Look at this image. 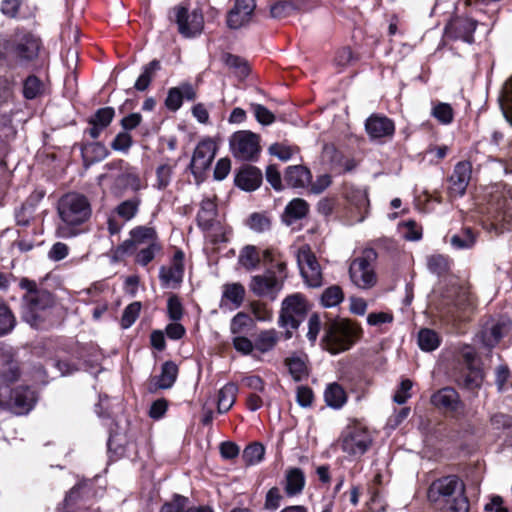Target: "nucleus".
<instances>
[{
	"mask_svg": "<svg viewBox=\"0 0 512 512\" xmlns=\"http://www.w3.org/2000/svg\"><path fill=\"white\" fill-rule=\"evenodd\" d=\"M178 375V367L172 361H166L161 367V374L156 379L159 389H169L173 386Z\"/></svg>",
	"mask_w": 512,
	"mask_h": 512,
	"instance_id": "bb28decb",
	"label": "nucleus"
},
{
	"mask_svg": "<svg viewBox=\"0 0 512 512\" xmlns=\"http://www.w3.org/2000/svg\"><path fill=\"white\" fill-rule=\"evenodd\" d=\"M344 299V294L342 289L333 285L328 287L322 294L321 301L325 307H334L341 303Z\"/></svg>",
	"mask_w": 512,
	"mask_h": 512,
	"instance_id": "79ce46f5",
	"label": "nucleus"
},
{
	"mask_svg": "<svg viewBox=\"0 0 512 512\" xmlns=\"http://www.w3.org/2000/svg\"><path fill=\"white\" fill-rule=\"evenodd\" d=\"M293 4L288 1H279L271 6L270 14L273 18L286 17L292 10Z\"/></svg>",
	"mask_w": 512,
	"mask_h": 512,
	"instance_id": "69168bd1",
	"label": "nucleus"
},
{
	"mask_svg": "<svg viewBox=\"0 0 512 512\" xmlns=\"http://www.w3.org/2000/svg\"><path fill=\"white\" fill-rule=\"evenodd\" d=\"M42 90V83L36 76H29L23 85V94L27 99L36 98Z\"/></svg>",
	"mask_w": 512,
	"mask_h": 512,
	"instance_id": "603ef678",
	"label": "nucleus"
},
{
	"mask_svg": "<svg viewBox=\"0 0 512 512\" xmlns=\"http://www.w3.org/2000/svg\"><path fill=\"white\" fill-rule=\"evenodd\" d=\"M274 268H269L265 273L251 277L249 289L256 296L269 297L272 300L276 298L287 277V266L285 262H278Z\"/></svg>",
	"mask_w": 512,
	"mask_h": 512,
	"instance_id": "39448f33",
	"label": "nucleus"
},
{
	"mask_svg": "<svg viewBox=\"0 0 512 512\" xmlns=\"http://www.w3.org/2000/svg\"><path fill=\"white\" fill-rule=\"evenodd\" d=\"M216 150L215 143L210 139L203 140L196 146L190 163L191 171L196 178L201 177L202 173L210 167Z\"/></svg>",
	"mask_w": 512,
	"mask_h": 512,
	"instance_id": "f8f14e48",
	"label": "nucleus"
},
{
	"mask_svg": "<svg viewBox=\"0 0 512 512\" xmlns=\"http://www.w3.org/2000/svg\"><path fill=\"white\" fill-rule=\"evenodd\" d=\"M251 323L252 320L247 314L239 312L233 317L230 330L232 334H240L244 332L245 328H247Z\"/></svg>",
	"mask_w": 512,
	"mask_h": 512,
	"instance_id": "bf43d9fd",
	"label": "nucleus"
},
{
	"mask_svg": "<svg viewBox=\"0 0 512 512\" xmlns=\"http://www.w3.org/2000/svg\"><path fill=\"white\" fill-rule=\"evenodd\" d=\"M248 227L256 233H264L271 228V220L264 213H253L247 219Z\"/></svg>",
	"mask_w": 512,
	"mask_h": 512,
	"instance_id": "ea45409f",
	"label": "nucleus"
},
{
	"mask_svg": "<svg viewBox=\"0 0 512 512\" xmlns=\"http://www.w3.org/2000/svg\"><path fill=\"white\" fill-rule=\"evenodd\" d=\"M251 312L259 321H269L272 319V310L267 304L260 301H253L250 304Z\"/></svg>",
	"mask_w": 512,
	"mask_h": 512,
	"instance_id": "052dcab7",
	"label": "nucleus"
},
{
	"mask_svg": "<svg viewBox=\"0 0 512 512\" xmlns=\"http://www.w3.org/2000/svg\"><path fill=\"white\" fill-rule=\"evenodd\" d=\"M265 454V448L260 443H252L248 445L243 451V460L247 465H256L260 463Z\"/></svg>",
	"mask_w": 512,
	"mask_h": 512,
	"instance_id": "58836bf2",
	"label": "nucleus"
},
{
	"mask_svg": "<svg viewBox=\"0 0 512 512\" xmlns=\"http://www.w3.org/2000/svg\"><path fill=\"white\" fill-rule=\"evenodd\" d=\"M187 498L175 496L174 500L162 506L160 512H214L209 506L186 507Z\"/></svg>",
	"mask_w": 512,
	"mask_h": 512,
	"instance_id": "473e14b6",
	"label": "nucleus"
},
{
	"mask_svg": "<svg viewBox=\"0 0 512 512\" xmlns=\"http://www.w3.org/2000/svg\"><path fill=\"white\" fill-rule=\"evenodd\" d=\"M372 438L370 433L362 427H347L339 439L341 450L353 457L362 456L370 448Z\"/></svg>",
	"mask_w": 512,
	"mask_h": 512,
	"instance_id": "6e6552de",
	"label": "nucleus"
},
{
	"mask_svg": "<svg viewBox=\"0 0 512 512\" xmlns=\"http://www.w3.org/2000/svg\"><path fill=\"white\" fill-rule=\"evenodd\" d=\"M308 211V203L304 199L295 198L286 205L282 215L283 222L291 225L293 222L304 218Z\"/></svg>",
	"mask_w": 512,
	"mask_h": 512,
	"instance_id": "4be33fe9",
	"label": "nucleus"
},
{
	"mask_svg": "<svg viewBox=\"0 0 512 512\" xmlns=\"http://www.w3.org/2000/svg\"><path fill=\"white\" fill-rule=\"evenodd\" d=\"M131 145L132 137L126 132H121L114 138L111 147L116 151H127Z\"/></svg>",
	"mask_w": 512,
	"mask_h": 512,
	"instance_id": "338daca9",
	"label": "nucleus"
},
{
	"mask_svg": "<svg viewBox=\"0 0 512 512\" xmlns=\"http://www.w3.org/2000/svg\"><path fill=\"white\" fill-rule=\"evenodd\" d=\"M261 182L262 173L254 166H244L235 176V184L245 191L256 190Z\"/></svg>",
	"mask_w": 512,
	"mask_h": 512,
	"instance_id": "aec40b11",
	"label": "nucleus"
},
{
	"mask_svg": "<svg viewBox=\"0 0 512 512\" xmlns=\"http://www.w3.org/2000/svg\"><path fill=\"white\" fill-rule=\"evenodd\" d=\"M141 303L138 301H135L131 304H129L123 311L122 317H121V326L124 329L129 328L134 324L136 319L139 316V313L141 311Z\"/></svg>",
	"mask_w": 512,
	"mask_h": 512,
	"instance_id": "49530a36",
	"label": "nucleus"
},
{
	"mask_svg": "<svg viewBox=\"0 0 512 512\" xmlns=\"http://www.w3.org/2000/svg\"><path fill=\"white\" fill-rule=\"evenodd\" d=\"M475 30L476 22L474 20L457 17L447 24L445 37L451 40H462L471 44L474 41L473 34Z\"/></svg>",
	"mask_w": 512,
	"mask_h": 512,
	"instance_id": "4468645a",
	"label": "nucleus"
},
{
	"mask_svg": "<svg viewBox=\"0 0 512 512\" xmlns=\"http://www.w3.org/2000/svg\"><path fill=\"white\" fill-rule=\"evenodd\" d=\"M167 310L168 315L172 320L178 321L182 318V304L180 302V299L176 295H172L171 297H169L167 302Z\"/></svg>",
	"mask_w": 512,
	"mask_h": 512,
	"instance_id": "e2e57ef3",
	"label": "nucleus"
},
{
	"mask_svg": "<svg viewBox=\"0 0 512 512\" xmlns=\"http://www.w3.org/2000/svg\"><path fill=\"white\" fill-rule=\"evenodd\" d=\"M427 266L430 272L442 275L449 270L450 264L447 257L443 255H432L427 259Z\"/></svg>",
	"mask_w": 512,
	"mask_h": 512,
	"instance_id": "a18cd8bd",
	"label": "nucleus"
},
{
	"mask_svg": "<svg viewBox=\"0 0 512 512\" xmlns=\"http://www.w3.org/2000/svg\"><path fill=\"white\" fill-rule=\"evenodd\" d=\"M161 69L160 61L154 59L143 67L142 73L135 82V89L138 91H145L152 79L154 78L157 71Z\"/></svg>",
	"mask_w": 512,
	"mask_h": 512,
	"instance_id": "72a5a7b5",
	"label": "nucleus"
},
{
	"mask_svg": "<svg viewBox=\"0 0 512 512\" xmlns=\"http://www.w3.org/2000/svg\"><path fill=\"white\" fill-rule=\"evenodd\" d=\"M245 296V289L240 283H232L224 286L223 297L239 307Z\"/></svg>",
	"mask_w": 512,
	"mask_h": 512,
	"instance_id": "a19ab883",
	"label": "nucleus"
},
{
	"mask_svg": "<svg viewBox=\"0 0 512 512\" xmlns=\"http://www.w3.org/2000/svg\"><path fill=\"white\" fill-rule=\"evenodd\" d=\"M238 261L246 270L258 268L261 262L259 249L254 245H246L240 251Z\"/></svg>",
	"mask_w": 512,
	"mask_h": 512,
	"instance_id": "7c9ffc66",
	"label": "nucleus"
},
{
	"mask_svg": "<svg viewBox=\"0 0 512 512\" xmlns=\"http://www.w3.org/2000/svg\"><path fill=\"white\" fill-rule=\"evenodd\" d=\"M238 387L234 383H227L218 392L217 409L219 413L228 412L236 400Z\"/></svg>",
	"mask_w": 512,
	"mask_h": 512,
	"instance_id": "a878e982",
	"label": "nucleus"
},
{
	"mask_svg": "<svg viewBox=\"0 0 512 512\" xmlns=\"http://www.w3.org/2000/svg\"><path fill=\"white\" fill-rule=\"evenodd\" d=\"M476 243V234L469 228H463L460 232L454 234L450 238V244L455 249H470Z\"/></svg>",
	"mask_w": 512,
	"mask_h": 512,
	"instance_id": "f704fd0d",
	"label": "nucleus"
},
{
	"mask_svg": "<svg viewBox=\"0 0 512 512\" xmlns=\"http://www.w3.org/2000/svg\"><path fill=\"white\" fill-rule=\"evenodd\" d=\"M14 317L5 304L0 303V336L8 333L14 326Z\"/></svg>",
	"mask_w": 512,
	"mask_h": 512,
	"instance_id": "5fc2aeb1",
	"label": "nucleus"
},
{
	"mask_svg": "<svg viewBox=\"0 0 512 512\" xmlns=\"http://www.w3.org/2000/svg\"><path fill=\"white\" fill-rule=\"evenodd\" d=\"M305 486V476L301 469L291 468L285 475V492L288 496L300 494Z\"/></svg>",
	"mask_w": 512,
	"mask_h": 512,
	"instance_id": "393cba45",
	"label": "nucleus"
},
{
	"mask_svg": "<svg viewBox=\"0 0 512 512\" xmlns=\"http://www.w3.org/2000/svg\"><path fill=\"white\" fill-rule=\"evenodd\" d=\"M439 344V336L434 330L424 328L419 331L418 345L423 351H433L438 348Z\"/></svg>",
	"mask_w": 512,
	"mask_h": 512,
	"instance_id": "e433bc0d",
	"label": "nucleus"
},
{
	"mask_svg": "<svg viewBox=\"0 0 512 512\" xmlns=\"http://www.w3.org/2000/svg\"><path fill=\"white\" fill-rule=\"evenodd\" d=\"M360 328L349 320L338 319L326 322L324 326L323 347L331 354L349 350L359 338Z\"/></svg>",
	"mask_w": 512,
	"mask_h": 512,
	"instance_id": "20e7f679",
	"label": "nucleus"
},
{
	"mask_svg": "<svg viewBox=\"0 0 512 512\" xmlns=\"http://www.w3.org/2000/svg\"><path fill=\"white\" fill-rule=\"evenodd\" d=\"M431 114L442 124H450L453 121L454 113L448 103L438 102L434 105Z\"/></svg>",
	"mask_w": 512,
	"mask_h": 512,
	"instance_id": "c03bdc74",
	"label": "nucleus"
},
{
	"mask_svg": "<svg viewBox=\"0 0 512 512\" xmlns=\"http://www.w3.org/2000/svg\"><path fill=\"white\" fill-rule=\"evenodd\" d=\"M349 198L360 212L367 211V208L369 207V199L365 190L357 189L351 193Z\"/></svg>",
	"mask_w": 512,
	"mask_h": 512,
	"instance_id": "680f3d73",
	"label": "nucleus"
},
{
	"mask_svg": "<svg viewBox=\"0 0 512 512\" xmlns=\"http://www.w3.org/2000/svg\"><path fill=\"white\" fill-rule=\"evenodd\" d=\"M374 250H366L362 255L352 260L349 266V276L352 283L360 289H371L377 283L374 262Z\"/></svg>",
	"mask_w": 512,
	"mask_h": 512,
	"instance_id": "423d86ee",
	"label": "nucleus"
},
{
	"mask_svg": "<svg viewBox=\"0 0 512 512\" xmlns=\"http://www.w3.org/2000/svg\"><path fill=\"white\" fill-rule=\"evenodd\" d=\"M182 101L183 99L181 97L178 87H173L168 92L165 104L168 109L176 111L181 107Z\"/></svg>",
	"mask_w": 512,
	"mask_h": 512,
	"instance_id": "774afa93",
	"label": "nucleus"
},
{
	"mask_svg": "<svg viewBox=\"0 0 512 512\" xmlns=\"http://www.w3.org/2000/svg\"><path fill=\"white\" fill-rule=\"evenodd\" d=\"M368 135L373 139L392 137L395 132L394 122L386 116L371 115L365 123Z\"/></svg>",
	"mask_w": 512,
	"mask_h": 512,
	"instance_id": "f3484780",
	"label": "nucleus"
},
{
	"mask_svg": "<svg viewBox=\"0 0 512 512\" xmlns=\"http://www.w3.org/2000/svg\"><path fill=\"white\" fill-rule=\"evenodd\" d=\"M173 13L178 31L182 36L192 38L201 34L204 28V18L200 11L189 12L187 8L177 6L173 9Z\"/></svg>",
	"mask_w": 512,
	"mask_h": 512,
	"instance_id": "9b49d317",
	"label": "nucleus"
},
{
	"mask_svg": "<svg viewBox=\"0 0 512 512\" xmlns=\"http://www.w3.org/2000/svg\"><path fill=\"white\" fill-rule=\"evenodd\" d=\"M324 398L328 406L339 409L347 401L345 390L338 383H331L324 392Z\"/></svg>",
	"mask_w": 512,
	"mask_h": 512,
	"instance_id": "c85d7f7f",
	"label": "nucleus"
},
{
	"mask_svg": "<svg viewBox=\"0 0 512 512\" xmlns=\"http://www.w3.org/2000/svg\"><path fill=\"white\" fill-rule=\"evenodd\" d=\"M251 109L256 117V120L262 125H270L275 121L274 114L261 104L252 103Z\"/></svg>",
	"mask_w": 512,
	"mask_h": 512,
	"instance_id": "864d4df0",
	"label": "nucleus"
},
{
	"mask_svg": "<svg viewBox=\"0 0 512 512\" xmlns=\"http://www.w3.org/2000/svg\"><path fill=\"white\" fill-rule=\"evenodd\" d=\"M255 8V0H235L233 7L227 13V26L230 29L246 26L252 20Z\"/></svg>",
	"mask_w": 512,
	"mask_h": 512,
	"instance_id": "ddd939ff",
	"label": "nucleus"
},
{
	"mask_svg": "<svg viewBox=\"0 0 512 512\" xmlns=\"http://www.w3.org/2000/svg\"><path fill=\"white\" fill-rule=\"evenodd\" d=\"M0 375L4 381L14 382L19 378L20 370L17 361L10 359L3 363Z\"/></svg>",
	"mask_w": 512,
	"mask_h": 512,
	"instance_id": "3c124183",
	"label": "nucleus"
},
{
	"mask_svg": "<svg viewBox=\"0 0 512 512\" xmlns=\"http://www.w3.org/2000/svg\"><path fill=\"white\" fill-rule=\"evenodd\" d=\"M40 40L31 35H22L13 46L12 53L20 60L31 61L38 56Z\"/></svg>",
	"mask_w": 512,
	"mask_h": 512,
	"instance_id": "6ab92c4d",
	"label": "nucleus"
},
{
	"mask_svg": "<svg viewBox=\"0 0 512 512\" xmlns=\"http://www.w3.org/2000/svg\"><path fill=\"white\" fill-rule=\"evenodd\" d=\"M468 370L469 371L465 374L463 379L464 387L468 389H475L480 387L483 380L482 371L474 367H468Z\"/></svg>",
	"mask_w": 512,
	"mask_h": 512,
	"instance_id": "6e6d98bb",
	"label": "nucleus"
},
{
	"mask_svg": "<svg viewBox=\"0 0 512 512\" xmlns=\"http://www.w3.org/2000/svg\"><path fill=\"white\" fill-rule=\"evenodd\" d=\"M229 147L234 158L256 161L261 152L260 136L249 130L234 132L229 138Z\"/></svg>",
	"mask_w": 512,
	"mask_h": 512,
	"instance_id": "0eeeda50",
	"label": "nucleus"
},
{
	"mask_svg": "<svg viewBox=\"0 0 512 512\" xmlns=\"http://www.w3.org/2000/svg\"><path fill=\"white\" fill-rule=\"evenodd\" d=\"M36 403V394L29 387H18L12 391L10 409L16 415L27 414Z\"/></svg>",
	"mask_w": 512,
	"mask_h": 512,
	"instance_id": "2eb2a0df",
	"label": "nucleus"
},
{
	"mask_svg": "<svg viewBox=\"0 0 512 512\" xmlns=\"http://www.w3.org/2000/svg\"><path fill=\"white\" fill-rule=\"evenodd\" d=\"M431 403L437 408L454 413H458L463 407L458 393L450 387L442 388L434 393L431 396Z\"/></svg>",
	"mask_w": 512,
	"mask_h": 512,
	"instance_id": "a211bd4d",
	"label": "nucleus"
},
{
	"mask_svg": "<svg viewBox=\"0 0 512 512\" xmlns=\"http://www.w3.org/2000/svg\"><path fill=\"white\" fill-rule=\"evenodd\" d=\"M157 175V187L159 189L166 188L171 180L172 167L167 164L160 165L156 171Z\"/></svg>",
	"mask_w": 512,
	"mask_h": 512,
	"instance_id": "0e129e2a",
	"label": "nucleus"
},
{
	"mask_svg": "<svg viewBox=\"0 0 512 512\" xmlns=\"http://www.w3.org/2000/svg\"><path fill=\"white\" fill-rule=\"evenodd\" d=\"M130 237L136 247L159 243L156 231L151 227L138 226L130 231Z\"/></svg>",
	"mask_w": 512,
	"mask_h": 512,
	"instance_id": "cd10ccee",
	"label": "nucleus"
},
{
	"mask_svg": "<svg viewBox=\"0 0 512 512\" xmlns=\"http://www.w3.org/2000/svg\"><path fill=\"white\" fill-rule=\"evenodd\" d=\"M511 330V322L506 318L498 320L483 336V342L488 347L495 346Z\"/></svg>",
	"mask_w": 512,
	"mask_h": 512,
	"instance_id": "b1692460",
	"label": "nucleus"
},
{
	"mask_svg": "<svg viewBox=\"0 0 512 512\" xmlns=\"http://www.w3.org/2000/svg\"><path fill=\"white\" fill-rule=\"evenodd\" d=\"M311 172L303 165H294L287 167L284 175L286 184L293 188L305 187L311 182Z\"/></svg>",
	"mask_w": 512,
	"mask_h": 512,
	"instance_id": "412c9836",
	"label": "nucleus"
},
{
	"mask_svg": "<svg viewBox=\"0 0 512 512\" xmlns=\"http://www.w3.org/2000/svg\"><path fill=\"white\" fill-rule=\"evenodd\" d=\"M57 211L61 219L57 233L62 238L76 236L78 234L77 227L85 223L92 213L88 199L75 192L65 194L60 198Z\"/></svg>",
	"mask_w": 512,
	"mask_h": 512,
	"instance_id": "f03ea898",
	"label": "nucleus"
},
{
	"mask_svg": "<svg viewBox=\"0 0 512 512\" xmlns=\"http://www.w3.org/2000/svg\"><path fill=\"white\" fill-rule=\"evenodd\" d=\"M277 343V335L274 330L263 331L259 334L256 347L261 352H267L271 350Z\"/></svg>",
	"mask_w": 512,
	"mask_h": 512,
	"instance_id": "09e8293b",
	"label": "nucleus"
},
{
	"mask_svg": "<svg viewBox=\"0 0 512 512\" xmlns=\"http://www.w3.org/2000/svg\"><path fill=\"white\" fill-rule=\"evenodd\" d=\"M428 499L443 512H468L469 510L465 485L457 476H445L433 481L428 489Z\"/></svg>",
	"mask_w": 512,
	"mask_h": 512,
	"instance_id": "f257e3e1",
	"label": "nucleus"
},
{
	"mask_svg": "<svg viewBox=\"0 0 512 512\" xmlns=\"http://www.w3.org/2000/svg\"><path fill=\"white\" fill-rule=\"evenodd\" d=\"M269 152L271 155L285 162L290 160L294 154L298 153V148L275 143L269 147Z\"/></svg>",
	"mask_w": 512,
	"mask_h": 512,
	"instance_id": "8fccbe9b",
	"label": "nucleus"
},
{
	"mask_svg": "<svg viewBox=\"0 0 512 512\" xmlns=\"http://www.w3.org/2000/svg\"><path fill=\"white\" fill-rule=\"evenodd\" d=\"M140 204L141 199L139 197H133L131 199L121 202L115 208V211L117 215H119L125 221H129L132 218H134V216L137 214Z\"/></svg>",
	"mask_w": 512,
	"mask_h": 512,
	"instance_id": "4c0bfd02",
	"label": "nucleus"
},
{
	"mask_svg": "<svg viewBox=\"0 0 512 512\" xmlns=\"http://www.w3.org/2000/svg\"><path fill=\"white\" fill-rule=\"evenodd\" d=\"M225 65L231 69L238 77L244 78L249 74V65L248 62L236 55L226 53L222 57Z\"/></svg>",
	"mask_w": 512,
	"mask_h": 512,
	"instance_id": "c9c22d12",
	"label": "nucleus"
},
{
	"mask_svg": "<svg viewBox=\"0 0 512 512\" xmlns=\"http://www.w3.org/2000/svg\"><path fill=\"white\" fill-rule=\"evenodd\" d=\"M136 248V245L130 237L112 250V259L114 261H121L125 256L132 254Z\"/></svg>",
	"mask_w": 512,
	"mask_h": 512,
	"instance_id": "13d9d810",
	"label": "nucleus"
},
{
	"mask_svg": "<svg viewBox=\"0 0 512 512\" xmlns=\"http://www.w3.org/2000/svg\"><path fill=\"white\" fill-rule=\"evenodd\" d=\"M184 265L172 263L170 267L162 266L159 271L160 280L166 286L178 285L182 282Z\"/></svg>",
	"mask_w": 512,
	"mask_h": 512,
	"instance_id": "2f4dec72",
	"label": "nucleus"
},
{
	"mask_svg": "<svg viewBox=\"0 0 512 512\" xmlns=\"http://www.w3.org/2000/svg\"><path fill=\"white\" fill-rule=\"evenodd\" d=\"M472 167L469 162L463 161L456 164L449 178L450 193L454 196H463L471 179Z\"/></svg>",
	"mask_w": 512,
	"mask_h": 512,
	"instance_id": "dca6fc26",
	"label": "nucleus"
},
{
	"mask_svg": "<svg viewBox=\"0 0 512 512\" xmlns=\"http://www.w3.org/2000/svg\"><path fill=\"white\" fill-rule=\"evenodd\" d=\"M282 499L283 496L280 489L278 487H272L266 494L264 508L266 510L275 511L280 507Z\"/></svg>",
	"mask_w": 512,
	"mask_h": 512,
	"instance_id": "4d7b16f0",
	"label": "nucleus"
},
{
	"mask_svg": "<svg viewBox=\"0 0 512 512\" xmlns=\"http://www.w3.org/2000/svg\"><path fill=\"white\" fill-rule=\"evenodd\" d=\"M308 307L305 298L300 294L286 297L282 303L280 324L285 328L297 329L304 320Z\"/></svg>",
	"mask_w": 512,
	"mask_h": 512,
	"instance_id": "9d476101",
	"label": "nucleus"
},
{
	"mask_svg": "<svg viewBox=\"0 0 512 512\" xmlns=\"http://www.w3.org/2000/svg\"><path fill=\"white\" fill-rule=\"evenodd\" d=\"M161 248L160 243H152L149 246L140 249L135 256V262L142 266L148 265L161 251Z\"/></svg>",
	"mask_w": 512,
	"mask_h": 512,
	"instance_id": "37998d69",
	"label": "nucleus"
},
{
	"mask_svg": "<svg viewBox=\"0 0 512 512\" xmlns=\"http://www.w3.org/2000/svg\"><path fill=\"white\" fill-rule=\"evenodd\" d=\"M19 285L26 290L22 305L23 318L31 326L38 327L54 304V298L49 291L38 289L36 283L27 278L21 279Z\"/></svg>",
	"mask_w": 512,
	"mask_h": 512,
	"instance_id": "7ed1b4c3",
	"label": "nucleus"
},
{
	"mask_svg": "<svg viewBox=\"0 0 512 512\" xmlns=\"http://www.w3.org/2000/svg\"><path fill=\"white\" fill-rule=\"evenodd\" d=\"M216 211V204L212 199H203L197 215L199 226H201L203 229H209L215 219Z\"/></svg>",
	"mask_w": 512,
	"mask_h": 512,
	"instance_id": "c756f323",
	"label": "nucleus"
},
{
	"mask_svg": "<svg viewBox=\"0 0 512 512\" xmlns=\"http://www.w3.org/2000/svg\"><path fill=\"white\" fill-rule=\"evenodd\" d=\"M296 257L305 283L312 288L320 287L323 282L322 270L310 246H301L297 251Z\"/></svg>",
	"mask_w": 512,
	"mask_h": 512,
	"instance_id": "1a4fd4ad",
	"label": "nucleus"
},
{
	"mask_svg": "<svg viewBox=\"0 0 512 512\" xmlns=\"http://www.w3.org/2000/svg\"><path fill=\"white\" fill-rule=\"evenodd\" d=\"M306 355L293 354L285 359V365L295 381H302L309 375Z\"/></svg>",
	"mask_w": 512,
	"mask_h": 512,
	"instance_id": "5701e85b",
	"label": "nucleus"
},
{
	"mask_svg": "<svg viewBox=\"0 0 512 512\" xmlns=\"http://www.w3.org/2000/svg\"><path fill=\"white\" fill-rule=\"evenodd\" d=\"M114 114L115 111L112 107L100 108L88 122L89 124L99 125L105 129L112 122Z\"/></svg>",
	"mask_w": 512,
	"mask_h": 512,
	"instance_id": "de8ad7c7",
	"label": "nucleus"
}]
</instances>
